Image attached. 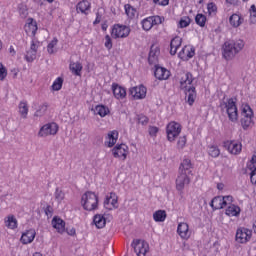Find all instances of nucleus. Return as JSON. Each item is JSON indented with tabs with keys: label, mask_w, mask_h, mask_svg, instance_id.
I'll return each instance as SVG.
<instances>
[{
	"label": "nucleus",
	"mask_w": 256,
	"mask_h": 256,
	"mask_svg": "<svg viewBox=\"0 0 256 256\" xmlns=\"http://www.w3.org/2000/svg\"><path fill=\"white\" fill-rule=\"evenodd\" d=\"M250 13H256V7L255 4H252L250 7Z\"/></svg>",
	"instance_id": "obj_64"
},
{
	"label": "nucleus",
	"mask_w": 256,
	"mask_h": 256,
	"mask_svg": "<svg viewBox=\"0 0 256 256\" xmlns=\"http://www.w3.org/2000/svg\"><path fill=\"white\" fill-rule=\"evenodd\" d=\"M45 213L47 217H53V208L51 206H47L45 208Z\"/></svg>",
	"instance_id": "obj_57"
},
{
	"label": "nucleus",
	"mask_w": 256,
	"mask_h": 256,
	"mask_svg": "<svg viewBox=\"0 0 256 256\" xmlns=\"http://www.w3.org/2000/svg\"><path fill=\"white\" fill-rule=\"evenodd\" d=\"M70 71L77 77H80L81 71H83V65L80 62H71Z\"/></svg>",
	"instance_id": "obj_26"
},
{
	"label": "nucleus",
	"mask_w": 256,
	"mask_h": 256,
	"mask_svg": "<svg viewBox=\"0 0 256 256\" xmlns=\"http://www.w3.org/2000/svg\"><path fill=\"white\" fill-rule=\"evenodd\" d=\"M224 147L227 149L232 155H239L241 153L242 146L241 144L235 141H226L224 142Z\"/></svg>",
	"instance_id": "obj_15"
},
{
	"label": "nucleus",
	"mask_w": 256,
	"mask_h": 256,
	"mask_svg": "<svg viewBox=\"0 0 256 256\" xmlns=\"http://www.w3.org/2000/svg\"><path fill=\"white\" fill-rule=\"evenodd\" d=\"M19 113L23 119H27V115L29 113V107L27 106V102H20Z\"/></svg>",
	"instance_id": "obj_31"
},
{
	"label": "nucleus",
	"mask_w": 256,
	"mask_h": 256,
	"mask_svg": "<svg viewBox=\"0 0 256 256\" xmlns=\"http://www.w3.org/2000/svg\"><path fill=\"white\" fill-rule=\"evenodd\" d=\"M185 145H187V136H182L178 139L177 147L179 149H183V147H185Z\"/></svg>",
	"instance_id": "obj_47"
},
{
	"label": "nucleus",
	"mask_w": 256,
	"mask_h": 256,
	"mask_svg": "<svg viewBox=\"0 0 256 256\" xmlns=\"http://www.w3.org/2000/svg\"><path fill=\"white\" fill-rule=\"evenodd\" d=\"M159 56V48H154L153 46L150 49L149 56H148V63L149 65H155L157 63V57Z\"/></svg>",
	"instance_id": "obj_25"
},
{
	"label": "nucleus",
	"mask_w": 256,
	"mask_h": 256,
	"mask_svg": "<svg viewBox=\"0 0 256 256\" xmlns=\"http://www.w3.org/2000/svg\"><path fill=\"white\" fill-rule=\"evenodd\" d=\"M105 47L110 51V49H113V42L111 40V36L106 35L105 36Z\"/></svg>",
	"instance_id": "obj_49"
},
{
	"label": "nucleus",
	"mask_w": 256,
	"mask_h": 256,
	"mask_svg": "<svg viewBox=\"0 0 256 256\" xmlns=\"http://www.w3.org/2000/svg\"><path fill=\"white\" fill-rule=\"evenodd\" d=\"M191 25V18L189 16L183 17L179 21L180 29H185V27H189Z\"/></svg>",
	"instance_id": "obj_39"
},
{
	"label": "nucleus",
	"mask_w": 256,
	"mask_h": 256,
	"mask_svg": "<svg viewBox=\"0 0 256 256\" xmlns=\"http://www.w3.org/2000/svg\"><path fill=\"white\" fill-rule=\"evenodd\" d=\"M6 227L9 229H17V219L14 216H8V220L6 221Z\"/></svg>",
	"instance_id": "obj_36"
},
{
	"label": "nucleus",
	"mask_w": 256,
	"mask_h": 256,
	"mask_svg": "<svg viewBox=\"0 0 256 256\" xmlns=\"http://www.w3.org/2000/svg\"><path fill=\"white\" fill-rule=\"evenodd\" d=\"M132 247L137 256H146L149 253V243L145 240H133Z\"/></svg>",
	"instance_id": "obj_6"
},
{
	"label": "nucleus",
	"mask_w": 256,
	"mask_h": 256,
	"mask_svg": "<svg viewBox=\"0 0 256 256\" xmlns=\"http://www.w3.org/2000/svg\"><path fill=\"white\" fill-rule=\"evenodd\" d=\"M222 198L223 196L214 197L210 202V207H212L213 210L223 209V206L221 205L223 201Z\"/></svg>",
	"instance_id": "obj_28"
},
{
	"label": "nucleus",
	"mask_w": 256,
	"mask_h": 256,
	"mask_svg": "<svg viewBox=\"0 0 256 256\" xmlns=\"http://www.w3.org/2000/svg\"><path fill=\"white\" fill-rule=\"evenodd\" d=\"M61 87H63V78L61 77H58L53 85H52V89L53 91H61Z\"/></svg>",
	"instance_id": "obj_40"
},
{
	"label": "nucleus",
	"mask_w": 256,
	"mask_h": 256,
	"mask_svg": "<svg viewBox=\"0 0 256 256\" xmlns=\"http://www.w3.org/2000/svg\"><path fill=\"white\" fill-rule=\"evenodd\" d=\"M170 47H172V49H178V47H181V38H173L170 42Z\"/></svg>",
	"instance_id": "obj_45"
},
{
	"label": "nucleus",
	"mask_w": 256,
	"mask_h": 256,
	"mask_svg": "<svg viewBox=\"0 0 256 256\" xmlns=\"http://www.w3.org/2000/svg\"><path fill=\"white\" fill-rule=\"evenodd\" d=\"M193 81L195 78L191 72H186L184 77L180 80V89L185 93V101L188 105H193L195 103V99H197V91L195 90V86L193 85Z\"/></svg>",
	"instance_id": "obj_1"
},
{
	"label": "nucleus",
	"mask_w": 256,
	"mask_h": 256,
	"mask_svg": "<svg viewBox=\"0 0 256 256\" xmlns=\"http://www.w3.org/2000/svg\"><path fill=\"white\" fill-rule=\"evenodd\" d=\"M124 8L126 15L130 17V19H133V17H135V13H137V10L133 8V6H131L130 4H126Z\"/></svg>",
	"instance_id": "obj_34"
},
{
	"label": "nucleus",
	"mask_w": 256,
	"mask_h": 256,
	"mask_svg": "<svg viewBox=\"0 0 256 256\" xmlns=\"http://www.w3.org/2000/svg\"><path fill=\"white\" fill-rule=\"evenodd\" d=\"M191 167H192L191 160L186 158L180 164L179 173H187V171H189V169H191Z\"/></svg>",
	"instance_id": "obj_30"
},
{
	"label": "nucleus",
	"mask_w": 256,
	"mask_h": 256,
	"mask_svg": "<svg viewBox=\"0 0 256 256\" xmlns=\"http://www.w3.org/2000/svg\"><path fill=\"white\" fill-rule=\"evenodd\" d=\"M109 203H111V196H107L106 199L104 200V207L105 209H109L111 211V207H109Z\"/></svg>",
	"instance_id": "obj_55"
},
{
	"label": "nucleus",
	"mask_w": 256,
	"mask_h": 256,
	"mask_svg": "<svg viewBox=\"0 0 256 256\" xmlns=\"http://www.w3.org/2000/svg\"><path fill=\"white\" fill-rule=\"evenodd\" d=\"M82 205L85 211H95L99 205V196L88 191L82 196Z\"/></svg>",
	"instance_id": "obj_4"
},
{
	"label": "nucleus",
	"mask_w": 256,
	"mask_h": 256,
	"mask_svg": "<svg viewBox=\"0 0 256 256\" xmlns=\"http://www.w3.org/2000/svg\"><path fill=\"white\" fill-rule=\"evenodd\" d=\"M89 9H91V3L87 0L80 1L76 6L77 12L80 11L81 13H84L85 15H87L86 11H89Z\"/></svg>",
	"instance_id": "obj_24"
},
{
	"label": "nucleus",
	"mask_w": 256,
	"mask_h": 256,
	"mask_svg": "<svg viewBox=\"0 0 256 256\" xmlns=\"http://www.w3.org/2000/svg\"><path fill=\"white\" fill-rule=\"evenodd\" d=\"M28 27H32V35L37 33V22H33V19L30 18V22L28 23Z\"/></svg>",
	"instance_id": "obj_53"
},
{
	"label": "nucleus",
	"mask_w": 256,
	"mask_h": 256,
	"mask_svg": "<svg viewBox=\"0 0 256 256\" xmlns=\"http://www.w3.org/2000/svg\"><path fill=\"white\" fill-rule=\"evenodd\" d=\"M168 141H174L181 134V124L177 122H170L166 128Z\"/></svg>",
	"instance_id": "obj_7"
},
{
	"label": "nucleus",
	"mask_w": 256,
	"mask_h": 256,
	"mask_svg": "<svg viewBox=\"0 0 256 256\" xmlns=\"http://www.w3.org/2000/svg\"><path fill=\"white\" fill-rule=\"evenodd\" d=\"M58 40L57 38H53V40L48 44L47 46V51L48 53H50V55H53V53H55V46L57 45Z\"/></svg>",
	"instance_id": "obj_42"
},
{
	"label": "nucleus",
	"mask_w": 256,
	"mask_h": 256,
	"mask_svg": "<svg viewBox=\"0 0 256 256\" xmlns=\"http://www.w3.org/2000/svg\"><path fill=\"white\" fill-rule=\"evenodd\" d=\"M148 131L151 137H155L159 133V128L157 126H150Z\"/></svg>",
	"instance_id": "obj_51"
},
{
	"label": "nucleus",
	"mask_w": 256,
	"mask_h": 256,
	"mask_svg": "<svg viewBox=\"0 0 256 256\" xmlns=\"http://www.w3.org/2000/svg\"><path fill=\"white\" fill-rule=\"evenodd\" d=\"M93 223L97 227V229H103L105 227L107 220L105 219V216L101 214H96L93 218Z\"/></svg>",
	"instance_id": "obj_22"
},
{
	"label": "nucleus",
	"mask_w": 256,
	"mask_h": 256,
	"mask_svg": "<svg viewBox=\"0 0 256 256\" xmlns=\"http://www.w3.org/2000/svg\"><path fill=\"white\" fill-rule=\"evenodd\" d=\"M207 9L209 15H211V13H217V5H215L213 2L208 3Z\"/></svg>",
	"instance_id": "obj_50"
},
{
	"label": "nucleus",
	"mask_w": 256,
	"mask_h": 256,
	"mask_svg": "<svg viewBox=\"0 0 256 256\" xmlns=\"http://www.w3.org/2000/svg\"><path fill=\"white\" fill-rule=\"evenodd\" d=\"M94 113L100 117H106V115H109V108L104 105H97L94 109Z\"/></svg>",
	"instance_id": "obj_29"
},
{
	"label": "nucleus",
	"mask_w": 256,
	"mask_h": 256,
	"mask_svg": "<svg viewBox=\"0 0 256 256\" xmlns=\"http://www.w3.org/2000/svg\"><path fill=\"white\" fill-rule=\"evenodd\" d=\"M225 213L228 217H238V215L241 213V208L235 204H231L227 207Z\"/></svg>",
	"instance_id": "obj_21"
},
{
	"label": "nucleus",
	"mask_w": 256,
	"mask_h": 256,
	"mask_svg": "<svg viewBox=\"0 0 256 256\" xmlns=\"http://www.w3.org/2000/svg\"><path fill=\"white\" fill-rule=\"evenodd\" d=\"M25 59L28 63H33V61H35V59H37V52H35L33 50L27 51V53L25 55Z\"/></svg>",
	"instance_id": "obj_37"
},
{
	"label": "nucleus",
	"mask_w": 256,
	"mask_h": 256,
	"mask_svg": "<svg viewBox=\"0 0 256 256\" xmlns=\"http://www.w3.org/2000/svg\"><path fill=\"white\" fill-rule=\"evenodd\" d=\"M67 233H68V235H71V236L75 235V233H76L75 228H71L70 230L67 229Z\"/></svg>",
	"instance_id": "obj_63"
},
{
	"label": "nucleus",
	"mask_w": 256,
	"mask_h": 256,
	"mask_svg": "<svg viewBox=\"0 0 256 256\" xmlns=\"http://www.w3.org/2000/svg\"><path fill=\"white\" fill-rule=\"evenodd\" d=\"M129 33H131V28L125 25L116 24L112 29V36L115 39H125V37H129Z\"/></svg>",
	"instance_id": "obj_8"
},
{
	"label": "nucleus",
	"mask_w": 256,
	"mask_h": 256,
	"mask_svg": "<svg viewBox=\"0 0 256 256\" xmlns=\"http://www.w3.org/2000/svg\"><path fill=\"white\" fill-rule=\"evenodd\" d=\"M35 235H37V232H35V229L26 230L22 236H21V243L23 245H28V243H33L35 240Z\"/></svg>",
	"instance_id": "obj_16"
},
{
	"label": "nucleus",
	"mask_w": 256,
	"mask_h": 256,
	"mask_svg": "<svg viewBox=\"0 0 256 256\" xmlns=\"http://www.w3.org/2000/svg\"><path fill=\"white\" fill-rule=\"evenodd\" d=\"M253 232L247 228H238L236 231V241L237 243H247L251 239Z\"/></svg>",
	"instance_id": "obj_11"
},
{
	"label": "nucleus",
	"mask_w": 256,
	"mask_h": 256,
	"mask_svg": "<svg viewBox=\"0 0 256 256\" xmlns=\"http://www.w3.org/2000/svg\"><path fill=\"white\" fill-rule=\"evenodd\" d=\"M5 77H7V68L0 63V81H4Z\"/></svg>",
	"instance_id": "obj_48"
},
{
	"label": "nucleus",
	"mask_w": 256,
	"mask_h": 256,
	"mask_svg": "<svg viewBox=\"0 0 256 256\" xmlns=\"http://www.w3.org/2000/svg\"><path fill=\"white\" fill-rule=\"evenodd\" d=\"M99 23H101V14L96 13V19L95 21L93 22L94 25H99Z\"/></svg>",
	"instance_id": "obj_60"
},
{
	"label": "nucleus",
	"mask_w": 256,
	"mask_h": 256,
	"mask_svg": "<svg viewBox=\"0 0 256 256\" xmlns=\"http://www.w3.org/2000/svg\"><path fill=\"white\" fill-rule=\"evenodd\" d=\"M150 20L152 21V25H161L165 18H161V16H150Z\"/></svg>",
	"instance_id": "obj_46"
},
{
	"label": "nucleus",
	"mask_w": 256,
	"mask_h": 256,
	"mask_svg": "<svg viewBox=\"0 0 256 256\" xmlns=\"http://www.w3.org/2000/svg\"><path fill=\"white\" fill-rule=\"evenodd\" d=\"M195 22L199 25V27H204L205 23H207V16L204 14H197L195 17Z\"/></svg>",
	"instance_id": "obj_33"
},
{
	"label": "nucleus",
	"mask_w": 256,
	"mask_h": 256,
	"mask_svg": "<svg viewBox=\"0 0 256 256\" xmlns=\"http://www.w3.org/2000/svg\"><path fill=\"white\" fill-rule=\"evenodd\" d=\"M108 139L105 145H107V147H113L115 143H117V139H119V132H117V130L111 131L108 133Z\"/></svg>",
	"instance_id": "obj_23"
},
{
	"label": "nucleus",
	"mask_w": 256,
	"mask_h": 256,
	"mask_svg": "<svg viewBox=\"0 0 256 256\" xmlns=\"http://www.w3.org/2000/svg\"><path fill=\"white\" fill-rule=\"evenodd\" d=\"M48 108H49V104H47V102H45L43 105H41L39 107L38 110H36L34 117H43V115H45V113H47Z\"/></svg>",
	"instance_id": "obj_32"
},
{
	"label": "nucleus",
	"mask_w": 256,
	"mask_h": 256,
	"mask_svg": "<svg viewBox=\"0 0 256 256\" xmlns=\"http://www.w3.org/2000/svg\"><path fill=\"white\" fill-rule=\"evenodd\" d=\"M237 98H230L227 100V102L223 101L220 103V107L223 111V109H226L229 121L232 123H236L239 119V113L237 110Z\"/></svg>",
	"instance_id": "obj_3"
},
{
	"label": "nucleus",
	"mask_w": 256,
	"mask_h": 256,
	"mask_svg": "<svg viewBox=\"0 0 256 256\" xmlns=\"http://www.w3.org/2000/svg\"><path fill=\"white\" fill-rule=\"evenodd\" d=\"M153 219L156 223H163V221L167 219V212H165V210H157L153 214Z\"/></svg>",
	"instance_id": "obj_27"
},
{
	"label": "nucleus",
	"mask_w": 256,
	"mask_h": 256,
	"mask_svg": "<svg viewBox=\"0 0 256 256\" xmlns=\"http://www.w3.org/2000/svg\"><path fill=\"white\" fill-rule=\"evenodd\" d=\"M250 22L256 23V12H250Z\"/></svg>",
	"instance_id": "obj_61"
},
{
	"label": "nucleus",
	"mask_w": 256,
	"mask_h": 256,
	"mask_svg": "<svg viewBox=\"0 0 256 256\" xmlns=\"http://www.w3.org/2000/svg\"><path fill=\"white\" fill-rule=\"evenodd\" d=\"M57 131H59V126H57V123L45 124L41 127L38 135L39 137H47V135H57Z\"/></svg>",
	"instance_id": "obj_9"
},
{
	"label": "nucleus",
	"mask_w": 256,
	"mask_h": 256,
	"mask_svg": "<svg viewBox=\"0 0 256 256\" xmlns=\"http://www.w3.org/2000/svg\"><path fill=\"white\" fill-rule=\"evenodd\" d=\"M243 17H241V15L235 13L232 14L229 18V23L232 27H234L235 29H237V27H240L241 25H243Z\"/></svg>",
	"instance_id": "obj_20"
},
{
	"label": "nucleus",
	"mask_w": 256,
	"mask_h": 256,
	"mask_svg": "<svg viewBox=\"0 0 256 256\" xmlns=\"http://www.w3.org/2000/svg\"><path fill=\"white\" fill-rule=\"evenodd\" d=\"M208 153L211 157H219V155H221V151L216 146H210Z\"/></svg>",
	"instance_id": "obj_41"
},
{
	"label": "nucleus",
	"mask_w": 256,
	"mask_h": 256,
	"mask_svg": "<svg viewBox=\"0 0 256 256\" xmlns=\"http://www.w3.org/2000/svg\"><path fill=\"white\" fill-rule=\"evenodd\" d=\"M243 47H245V42L241 39L239 40H229L224 43L223 48V57L224 59H233L237 53L242 51Z\"/></svg>",
	"instance_id": "obj_2"
},
{
	"label": "nucleus",
	"mask_w": 256,
	"mask_h": 256,
	"mask_svg": "<svg viewBox=\"0 0 256 256\" xmlns=\"http://www.w3.org/2000/svg\"><path fill=\"white\" fill-rule=\"evenodd\" d=\"M110 199H112L111 206L113 207V209H118L119 208V205H117L118 197H117V194H115V192L110 193Z\"/></svg>",
	"instance_id": "obj_43"
},
{
	"label": "nucleus",
	"mask_w": 256,
	"mask_h": 256,
	"mask_svg": "<svg viewBox=\"0 0 256 256\" xmlns=\"http://www.w3.org/2000/svg\"><path fill=\"white\" fill-rule=\"evenodd\" d=\"M54 195H55V201H57V203H61V201L65 199V193L60 188H56Z\"/></svg>",
	"instance_id": "obj_38"
},
{
	"label": "nucleus",
	"mask_w": 256,
	"mask_h": 256,
	"mask_svg": "<svg viewBox=\"0 0 256 256\" xmlns=\"http://www.w3.org/2000/svg\"><path fill=\"white\" fill-rule=\"evenodd\" d=\"M249 171H251L250 173V181L252 185H256V169H249Z\"/></svg>",
	"instance_id": "obj_52"
},
{
	"label": "nucleus",
	"mask_w": 256,
	"mask_h": 256,
	"mask_svg": "<svg viewBox=\"0 0 256 256\" xmlns=\"http://www.w3.org/2000/svg\"><path fill=\"white\" fill-rule=\"evenodd\" d=\"M30 51H34V53H37V44H35V41H32Z\"/></svg>",
	"instance_id": "obj_62"
},
{
	"label": "nucleus",
	"mask_w": 256,
	"mask_h": 256,
	"mask_svg": "<svg viewBox=\"0 0 256 256\" xmlns=\"http://www.w3.org/2000/svg\"><path fill=\"white\" fill-rule=\"evenodd\" d=\"M142 28L144 29V31H151V29L153 28V21L150 17L142 21Z\"/></svg>",
	"instance_id": "obj_35"
},
{
	"label": "nucleus",
	"mask_w": 256,
	"mask_h": 256,
	"mask_svg": "<svg viewBox=\"0 0 256 256\" xmlns=\"http://www.w3.org/2000/svg\"><path fill=\"white\" fill-rule=\"evenodd\" d=\"M136 119L137 123L140 125H147V123H149V118L143 114H139Z\"/></svg>",
	"instance_id": "obj_44"
},
{
	"label": "nucleus",
	"mask_w": 256,
	"mask_h": 256,
	"mask_svg": "<svg viewBox=\"0 0 256 256\" xmlns=\"http://www.w3.org/2000/svg\"><path fill=\"white\" fill-rule=\"evenodd\" d=\"M177 233L181 239H189L191 233H189V224L182 222L178 224Z\"/></svg>",
	"instance_id": "obj_18"
},
{
	"label": "nucleus",
	"mask_w": 256,
	"mask_h": 256,
	"mask_svg": "<svg viewBox=\"0 0 256 256\" xmlns=\"http://www.w3.org/2000/svg\"><path fill=\"white\" fill-rule=\"evenodd\" d=\"M241 125L244 131H247L253 125V109L246 104L242 109Z\"/></svg>",
	"instance_id": "obj_5"
},
{
	"label": "nucleus",
	"mask_w": 256,
	"mask_h": 256,
	"mask_svg": "<svg viewBox=\"0 0 256 256\" xmlns=\"http://www.w3.org/2000/svg\"><path fill=\"white\" fill-rule=\"evenodd\" d=\"M112 153L115 158L125 161L127 159V153H129V147L125 144L116 145L112 149Z\"/></svg>",
	"instance_id": "obj_10"
},
{
	"label": "nucleus",
	"mask_w": 256,
	"mask_h": 256,
	"mask_svg": "<svg viewBox=\"0 0 256 256\" xmlns=\"http://www.w3.org/2000/svg\"><path fill=\"white\" fill-rule=\"evenodd\" d=\"M52 227L56 229L58 233H65V222L59 216L53 217Z\"/></svg>",
	"instance_id": "obj_19"
},
{
	"label": "nucleus",
	"mask_w": 256,
	"mask_h": 256,
	"mask_svg": "<svg viewBox=\"0 0 256 256\" xmlns=\"http://www.w3.org/2000/svg\"><path fill=\"white\" fill-rule=\"evenodd\" d=\"M189 176L185 172H179V175L176 179V189L177 191H183L185 189V185H189Z\"/></svg>",
	"instance_id": "obj_14"
},
{
	"label": "nucleus",
	"mask_w": 256,
	"mask_h": 256,
	"mask_svg": "<svg viewBox=\"0 0 256 256\" xmlns=\"http://www.w3.org/2000/svg\"><path fill=\"white\" fill-rule=\"evenodd\" d=\"M19 13L21 17H24V18L27 17V15H29V13L27 12V7L25 6L20 8Z\"/></svg>",
	"instance_id": "obj_56"
},
{
	"label": "nucleus",
	"mask_w": 256,
	"mask_h": 256,
	"mask_svg": "<svg viewBox=\"0 0 256 256\" xmlns=\"http://www.w3.org/2000/svg\"><path fill=\"white\" fill-rule=\"evenodd\" d=\"M129 95L134 97V99H145L147 97V88L143 85L132 87L129 89Z\"/></svg>",
	"instance_id": "obj_12"
},
{
	"label": "nucleus",
	"mask_w": 256,
	"mask_h": 256,
	"mask_svg": "<svg viewBox=\"0 0 256 256\" xmlns=\"http://www.w3.org/2000/svg\"><path fill=\"white\" fill-rule=\"evenodd\" d=\"M154 77H156V79L159 81H166V79L171 77V72L166 68L155 65Z\"/></svg>",
	"instance_id": "obj_13"
},
{
	"label": "nucleus",
	"mask_w": 256,
	"mask_h": 256,
	"mask_svg": "<svg viewBox=\"0 0 256 256\" xmlns=\"http://www.w3.org/2000/svg\"><path fill=\"white\" fill-rule=\"evenodd\" d=\"M112 91L116 99H125L127 97V90L119 84H112Z\"/></svg>",
	"instance_id": "obj_17"
},
{
	"label": "nucleus",
	"mask_w": 256,
	"mask_h": 256,
	"mask_svg": "<svg viewBox=\"0 0 256 256\" xmlns=\"http://www.w3.org/2000/svg\"><path fill=\"white\" fill-rule=\"evenodd\" d=\"M192 57H195V48H191L190 50L187 48L185 59H191Z\"/></svg>",
	"instance_id": "obj_54"
},
{
	"label": "nucleus",
	"mask_w": 256,
	"mask_h": 256,
	"mask_svg": "<svg viewBox=\"0 0 256 256\" xmlns=\"http://www.w3.org/2000/svg\"><path fill=\"white\" fill-rule=\"evenodd\" d=\"M179 57L180 59H185V55H187V47H184L180 52H179Z\"/></svg>",
	"instance_id": "obj_58"
},
{
	"label": "nucleus",
	"mask_w": 256,
	"mask_h": 256,
	"mask_svg": "<svg viewBox=\"0 0 256 256\" xmlns=\"http://www.w3.org/2000/svg\"><path fill=\"white\" fill-rule=\"evenodd\" d=\"M228 205H231L233 203V196H224L222 197Z\"/></svg>",
	"instance_id": "obj_59"
}]
</instances>
